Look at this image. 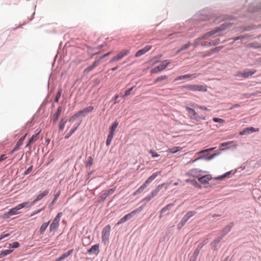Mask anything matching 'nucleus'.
Wrapping results in <instances>:
<instances>
[{"label":"nucleus","mask_w":261,"mask_h":261,"mask_svg":"<svg viewBox=\"0 0 261 261\" xmlns=\"http://www.w3.org/2000/svg\"><path fill=\"white\" fill-rule=\"evenodd\" d=\"M181 89H187L191 91L206 92L207 86L202 85H186L181 87Z\"/></svg>","instance_id":"nucleus-1"},{"label":"nucleus","mask_w":261,"mask_h":261,"mask_svg":"<svg viewBox=\"0 0 261 261\" xmlns=\"http://www.w3.org/2000/svg\"><path fill=\"white\" fill-rule=\"evenodd\" d=\"M160 172H157L153 173L147 178L145 182L137 190V191L134 193V195H135L142 192L147 187V185L150 184L158 176V175L160 174Z\"/></svg>","instance_id":"nucleus-2"},{"label":"nucleus","mask_w":261,"mask_h":261,"mask_svg":"<svg viewBox=\"0 0 261 261\" xmlns=\"http://www.w3.org/2000/svg\"><path fill=\"white\" fill-rule=\"evenodd\" d=\"M220 30V29L219 28H217L214 30H212L210 32H207L204 36H203L201 38H199L196 39L194 42L193 46H194V47H197L199 45L201 40L208 39V37L215 34L216 33H218Z\"/></svg>","instance_id":"nucleus-3"},{"label":"nucleus","mask_w":261,"mask_h":261,"mask_svg":"<svg viewBox=\"0 0 261 261\" xmlns=\"http://www.w3.org/2000/svg\"><path fill=\"white\" fill-rule=\"evenodd\" d=\"M186 109L188 112V116L190 119L198 121L200 120H204L205 118L200 116L193 109L190 107H186Z\"/></svg>","instance_id":"nucleus-4"},{"label":"nucleus","mask_w":261,"mask_h":261,"mask_svg":"<svg viewBox=\"0 0 261 261\" xmlns=\"http://www.w3.org/2000/svg\"><path fill=\"white\" fill-rule=\"evenodd\" d=\"M62 216V213H59L57 214L56 217L53 220V222L49 226V231H53L56 230L59 226V222L60 221L61 218Z\"/></svg>","instance_id":"nucleus-5"},{"label":"nucleus","mask_w":261,"mask_h":261,"mask_svg":"<svg viewBox=\"0 0 261 261\" xmlns=\"http://www.w3.org/2000/svg\"><path fill=\"white\" fill-rule=\"evenodd\" d=\"M111 227L108 224L105 226L102 230V241L106 244L109 240Z\"/></svg>","instance_id":"nucleus-6"},{"label":"nucleus","mask_w":261,"mask_h":261,"mask_svg":"<svg viewBox=\"0 0 261 261\" xmlns=\"http://www.w3.org/2000/svg\"><path fill=\"white\" fill-rule=\"evenodd\" d=\"M171 62L168 60H165L160 65L153 68L151 71V74L156 73L164 70L170 64Z\"/></svg>","instance_id":"nucleus-7"},{"label":"nucleus","mask_w":261,"mask_h":261,"mask_svg":"<svg viewBox=\"0 0 261 261\" xmlns=\"http://www.w3.org/2000/svg\"><path fill=\"white\" fill-rule=\"evenodd\" d=\"M129 53V49H124L120 51L117 56L113 57L110 61L111 63L117 62L121 60L124 57L127 56Z\"/></svg>","instance_id":"nucleus-8"},{"label":"nucleus","mask_w":261,"mask_h":261,"mask_svg":"<svg viewBox=\"0 0 261 261\" xmlns=\"http://www.w3.org/2000/svg\"><path fill=\"white\" fill-rule=\"evenodd\" d=\"M20 209L18 207V205H16L15 207L10 209L8 212L4 214L3 218H8L12 215H15L17 214H19V213L18 212V211Z\"/></svg>","instance_id":"nucleus-9"},{"label":"nucleus","mask_w":261,"mask_h":261,"mask_svg":"<svg viewBox=\"0 0 261 261\" xmlns=\"http://www.w3.org/2000/svg\"><path fill=\"white\" fill-rule=\"evenodd\" d=\"M256 70L255 69H246L243 71L242 72H240L238 74V75L239 76H241L244 78H247L250 75L254 74L256 72Z\"/></svg>","instance_id":"nucleus-10"},{"label":"nucleus","mask_w":261,"mask_h":261,"mask_svg":"<svg viewBox=\"0 0 261 261\" xmlns=\"http://www.w3.org/2000/svg\"><path fill=\"white\" fill-rule=\"evenodd\" d=\"M199 75H200V74H199V73H193V74H185L183 75H180V76L176 77L174 79V81H178L179 80H185V79H187L190 78V77H192V78L194 79V78H196L197 77H198Z\"/></svg>","instance_id":"nucleus-11"},{"label":"nucleus","mask_w":261,"mask_h":261,"mask_svg":"<svg viewBox=\"0 0 261 261\" xmlns=\"http://www.w3.org/2000/svg\"><path fill=\"white\" fill-rule=\"evenodd\" d=\"M142 209L143 207L141 206L138 207V208L133 211L130 213L127 214V215H125L124 217L126 219V221H127L132 218L136 214L140 212L142 210Z\"/></svg>","instance_id":"nucleus-12"},{"label":"nucleus","mask_w":261,"mask_h":261,"mask_svg":"<svg viewBox=\"0 0 261 261\" xmlns=\"http://www.w3.org/2000/svg\"><path fill=\"white\" fill-rule=\"evenodd\" d=\"M152 46L151 45H146L143 48L139 50L135 54L136 57H139L149 51Z\"/></svg>","instance_id":"nucleus-13"},{"label":"nucleus","mask_w":261,"mask_h":261,"mask_svg":"<svg viewBox=\"0 0 261 261\" xmlns=\"http://www.w3.org/2000/svg\"><path fill=\"white\" fill-rule=\"evenodd\" d=\"M259 131L258 128H256L253 127H247L244 129L242 131L240 132V135H244L246 134H249L253 132Z\"/></svg>","instance_id":"nucleus-14"},{"label":"nucleus","mask_w":261,"mask_h":261,"mask_svg":"<svg viewBox=\"0 0 261 261\" xmlns=\"http://www.w3.org/2000/svg\"><path fill=\"white\" fill-rule=\"evenodd\" d=\"M200 172L201 170L197 168H194L189 170L188 172L187 173V174L190 176H192L194 177H198L199 176H200Z\"/></svg>","instance_id":"nucleus-15"},{"label":"nucleus","mask_w":261,"mask_h":261,"mask_svg":"<svg viewBox=\"0 0 261 261\" xmlns=\"http://www.w3.org/2000/svg\"><path fill=\"white\" fill-rule=\"evenodd\" d=\"M212 179L211 175H205L198 177V180L202 184H209V181Z\"/></svg>","instance_id":"nucleus-16"},{"label":"nucleus","mask_w":261,"mask_h":261,"mask_svg":"<svg viewBox=\"0 0 261 261\" xmlns=\"http://www.w3.org/2000/svg\"><path fill=\"white\" fill-rule=\"evenodd\" d=\"M94 110L93 106H89L79 112L81 116H85L88 113L92 112Z\"/></svg>","instance_id":"nucleus-17"},{"label":"nucleus","mask_w":261,"mask_h":261,"mask_svg":"<svg viewBox=\"0 0 261 261\" xmlns=\"http://www.w3.org/2000/svg\"><path fill=\"white\" fill-rule=\"evenodd\" d=\"M195 212L193 211H189L186 213L184 217L182 218V223H186L195 214Z\"/></svg>","instance_id":"nucleus-18"},{"label":"nucleus","mask_w":261,"mask_h":261,"mask_svg":"<svg viewBox=\"0 0 261 261\" xmlns=\"http://www.w3.org/2000/svg\"><path fill=\"white\" fill-rule=\"evenodd\" d=\"M88 252L89 253H94L95 254H98L99 252V245L95 244L93 245L92 247L88 250Z\"/></svg>","instance_id":"nucleus-19"},{"label":"nucleus","mask_w":261,"mask_h":261,"mask_svg":"<svg viewBox=\"0 0 261 261\" xmlns=\"http://www.w3.org/2000/svg\"><path fill=\"white\" fill-rule=\"evenodd\" d=\"M48 193V190H46L38 195L37 197L33 200V204L35 203L36 202L42 199L45 196L47 195Z\"/></svg>","instance_id":"nucleus-20"},{"label":"nucleus","mask_w":261,"mask_h":261,"mask_svg":"<svg viewBox=\"0 0 261 261\" xmlns=\"http://www.w3.org/2000/svg\"><path fill=\"white\" fill-rule=\"evenodd\" d=\"M165 184L164 183H163L161 185H159V186H158L154 190H153L151 193H150V195L153 198L154 197H155L157 194L159 192V191L161 190V189L163 187V186H164Z\"/></svg>","instance_id":"nucleus-21"},{"label":"nucleus","mask_w":261,"mask_h":261,"mask_svg":"<svg viewBox=\"0 0 261 261\" xmlns=\"http://www.w3.org/2000/svg\"><path fill=\"white\" fill-rule=\"evenodd\" d=\"M62 109L61 106H60L58 108L57 111L54 115L53 119V121L54 123H56L57 121H58V120L60 116V114H61V113L62 111Z\"/></svg>","instance_id":"nucleus-22"},{"label":"nucleus","mask_w":261,"mask_h":261,"mask_svg":"<svg viewBox=\"0 0 261 261\" xmlns=\"http://www.w3.org/2000/svg\"><path fill=\"white\" fill-rule=\"evenodd\" d=\"M216 155V154H212V155L208 156V157H202V156H200V157H198L197 158H196V159L195 160H191L189 161V163L190 164H192V163H195V162H196L197 161L201 159H206V160H210L211 159H212Z\"/></svg>","instance_id":"nucleus-23"},{"label":"nucleus","mask_w":261,"mask_h":261,"mask_svg":"<svg viewBox=\"0 0 261 261\" xmlns=\"http://www.w3.org/2000/svg\"><path fill=\"white\" fill-rule=\"evenodd\" d=\"M80 124H78V125L74 127H73L69 133H68L65 136V139H68L76 130L77 127H79Z\"/></svg>","instance_id":"nucleus-24"},{"label":"nucleus","mask_w":261,"mask_h":261,"mask_svg":"<svg viewBox=\"0 0 261 261\" xmlns=\"http://www.w3.org/2000/svg\"><path fill=\"white\" fill-rule=\"evenodd\" d=\"M118 125V122L117 121L114 122L112 126L109 128V133L114 134V132L116 130V128L117 127Z\"/></svg>","instance_id":"nucleus-25"},{"label":"nucleus","mask_w":261,"mask_h":261,"mask_svg":"<svg viewBox=\"0 0 261 261\" xmlns=\"http://www.w3.org/2000/svg\"><path fill=\"white\" fill-rule=\"evenodd\" d=\"M67 122V119L66 118H63L60 121V122L59 123V128L60 130H62L64 129L65 124Z\"/></svg>","instance_id":"nucleus-26"},{"label":"nucleus","mask_w":261,"mask_h":261,"mask_svg":"<svg viewBox=\"0 0 261 261\" xmlns=\"http://www.w3.org/2000/svg\"><path fill=\"white\" fill-rule=\"evenodd\" d=\"M33 204V202L31 203H29L28 202H25L21 203L17 205H18V207L19 208V209L20 210L24 207H26V208L30 207Z\"/></svg>","instance_id":"nucleus-27"},{"label":"nucleus","mask_w":261,"mask_h":261,"mask_svg":"<svg viewBox=\"0 0 261 261\" xmlns=\"http://www.w3.org/2000/svg\"><path fill=\"white\" fill-rule=\"evenodd\" d=\"M181 149V148L179 146L177 147H174L171 148H169L167 150V152L171 153H175L177 152V151L180 150Z\"/></svg>","instance_id":"nucleus-28"},{"label":"nucleus","mask_w":261,"mask_h":261,"mask_svg":"<svg viewBox=\"0 0 261 261\" xmlns=\"http://www.w3.org/2000/svg\"><path fill=\"white\" fill-rule=\"evenodd\" d=\"M40 133V131H39L37 133H36L35 135H33L32 137L29 140V143H33L36 141V140L38 138V135Z\"/></svg>","instance_id":"nucleus-29"},{"label":"nucleus","mask_w":261,"mask_h":261,"mask_svg":"<svg viewBox=\"0 0 261 261\" xmlns=\"http://www.w3.org/2000/svg\"><path fill=\"white\" fill-rule=\"evenodd\" d=\"M49 222H46V223H43L42 225L41 226L40 228V229H39V232L41 234H42L44 231L46 230V228L47 227L48 225V224H49Z\"/></svg>","instance_id":"nucleus-30"},{"label":"nucleus","mask_w":261,"mask_h":261,"mask_svg":"<svg viewBox=\"0 0 261 261\" xmlns=\"http://www.w3.org/2000/svg\"><path fill=\"white\" fill-rule=\"evenodd\" d=\"M12 251H13V250H5L2 251L0 253V258H2L3 257L7 256V255L10 254Z\"/></svg>","instance_id":"nucleus-31"},{"label":"nucleus","mask_w":261,"mask_h":261,"mask_svg":"<svg viewBox=\"0 0 261 261\" xmlns=\"http://www.w3.org/2000/svg\"><path fill=\"white\" fill-rule=\"evenodd\" d=\"M167 79V76L166 75H161V76H160L159 77H158L154 81V83H157L158 82H161V81H163L164 80H165Z\"/></svg>","instance_id":"nucleus-32"},{"label":"nucleus","mask_w":261,"mask_h":261,"mask_svg":"<svg viewBox=\"0 0 261 261\" xmlns=\"http://www.w3.org/2000/svg\"><path fill=\"white\" fill-rule=\"evenodd\" d=\"M190 46L191 43L190 42L185 44L181 48H180L178 50H177L176 53H179L180 51L188 48Z\"/></svg>","instance_id":"nucleus-33"},{"label":"nucleus","mask_w":261,"mask_h":261,"mask_svg":"<svg viewBox=\"0 0 261 261\" xmlns=\"http://www.w3.org/2000/svg\"><path fill=\"white\" fill-rule=\"evenodd\" d=\"M186 181L187 182L191 183L193 185H194L195 187H197L199 188H201V186L195 180L187 179Z\"/></svg>","instance_id":"nucleus-34"},{"label":"nucleus","mask_w":261,"mask_h":261,"mask_svg":"<svg viewBox=\"0 0 261 261\" xmlns=\"http://www.w3.org/2000/svg\"><path fill=\"white\" fill-rule=\"evenodd\" d=\"M73 250V249L69 250L68 252L63 254L61 256V257L62 258L63 260L65 259V258H66L67 257H68L72 253Z\"/></svg>","instance_id":"nucleus-35"},{"label":"nucleus","mask_w":261,"mask_h":261,"mask_svg":"<svg viewBox=\"0 0 261 261\" xmlns=\"http://www.w3.org/2000/svg\"><path fill=\"white\" fill-rule=\"evenodd\" d=\"M172 205H173L172 204H168L167 205H166L165 207L162 209V210L161 211V213H165L167 210H170L171 207L172 206Z\"/></svg>","instance_id":"nucleus-36"},{"label":"nucleus","mask_w":261,"mask_h":261,"mask_svg":"<svg viewBox=\"0 0 261 261\" xmlns=\"http://www.w3.org/2000/svg\"><path fill=\"white\" fill-rule=\"evenodd\" d=\"M220 40L219 38H216L214 40H212L211 41H210L208 43V45L212 46V45H215L219 42Z\"/></svg>","instance_id":"nucleus-37"},{"label":"nucleus","mask_w":261,"mask_h":261,"mask_svg":"<svg viewBox=\"0 0 261 261\" xmlns=\"http://www.w3.org/2000/svg\"><path fill=\"white\" fill-rule=\"evenodd\" d=\"M79 116H81L79 112L73 115L69 120V121L70 122H73L75 119H76Z\"/></svg>","instance_id":"nucleus-38"},{"label":"nucleus","mask_w":261,"mask_h":261,"mask_svg":"<svg viewBox=\"0 0 261 261\" xmlns=\"http://www.w3.org/2000/svg\"><path fill=\"white\" fill-rule=\"evenodd\" d=\"M19 246V244L17 242H14L11 244H9V247L12 248H18Z\"/></svg>","instance_id":"nucleus-39"},{"label":"nucleus","mask_w":261,"mask_h":261,"mask_svg":"<svg viewBox=\"0 0 261 261\" xmlns=\"http://www.w3.org/2000/svg\"><path fill=\"white\" fill-rule=\"evenodd\" d=\"M61 94H62V90H60L57 95H56V98H55V102H58L61 97Z\"/></svg>","instance_id":"nucleus-40"},{"label":"nucleus","mask_w":261,"mask_h":261,"mask_svg":"<svg viewBox=\"0 0 261 261\" xmlns=\"http://www.w3.org/2000/svg\"><path fill=\"white\" fill-rule=\"evenodd\" d=\"M193 106L195 107H197L201 110H204V111H207L208 109L206 107H204V106H199L196 103H194L192 105Z\"/></svg>","instance_id":"nucleus-41"},{"label":"nucleus","mask_w":261,"mask_h":261,"mask_svg":"<svg viewBox=\"0 0 261 261\" xmlns=\"http://www.w3.org/2000/svg\"><path fill=\"white\" fill-rule=\"evenodd\" d=\"M218 48L219 47H216L215 49H212L211 51L208 52L206 54L202 55V57L204 58V57H205L206 56H208L211 55L213 54V52H214L215 51H217V50H218Z\"/></svg>","instance_id":"nucleus-42"},{"label":"nucleus","mask_w":261,"mask_h":261,"mask_svg":"<svg viewBox=\"0 0 261 261\" xmlns=\"http://www.w3.org/2000/svg\"><path fill=\"white\" fill-rule=\"evenodd\" d=\"M214 149H215V148H208L207 149L202 150H201L200 151L197 152L196 154H200L203 153L204 152H208L210 151H212Z\"/></svg>","instance_id":"nucleus-43"},{"label":"nucleus","mask_w":261,"mask_h":261,"mask_svg":"<svg viewBox=\"0 0 261 261\" xmlns=\"http://www.w3.org/2000/svg\"><path fill=\"white\" fill-rule=\"evenodd\" d=\"M93 163V159L92 156H89L88 158V162L87 164V166H91Z\"/></svg>","instance_id":"nucleus-44"},{"label":"nucleus","mask_w":261,"mask_h":261,"mask_svg":"<svg viewBox=\"0 0 261 261\" xmlns=\"http://www.w3.org/2000/svg\"><path fill=\"white\" fill-rule=\"evenodd\" d=\"M116 190V188H113L112 189H109L106 190V192L108 194V196L112 195Z\"/></svg>","instance_id":"nucleus-45"},{"label":"nucleus","mask_w":261,"mask_h":261,"mask_svg":"<svg viewBox=\"0 0 261 261\" xmlns=\"http://www.w3.org/2000/svg\"><path fill=\"white\" fill-rule=\"evenodd\" d=\"M134 87H132V88H129L128 90H126L125 92V94L123 96H127L130 94L131 92L134 89Z\"/></svg>","instance_id":"nucleus-46"},{"label":"nucleus","mask_w":261,"mask_h":261,"mask_svg":"<svg viewBox=\"0 0 261 261\" xmlns=\"http://www.w3.org/2000/svg\"><path fill=\"white\" fill-rule=\"evenodd\" d=\"M149 152L150 153H151L153 158L158 157L159 156V154L153 150H150Z\"/></svg>","instance_id":"nucleus-47"},{"label":"nucleus","mask_w":261,"mask_h":261,"mask_svg":"<svg viewBox=\"0 0 261 261\" xmlns=\"http://www.w3.org/2000/svg\"><path fill=\"white\" fill-rule=\"evenodd\" d=\"M213 120L215 122H219V123H223L224 121V120H223L222 119L218 118H215V117L213 118Z\"/></svg>","instance_id":"nucleus-48"},{"label":"nucleus","mask_w":261,"mask_h":261,"mask_svg":"<svg viewBox=\"0 0 261 261\" xmlns=\"http://www.w3.org/2000/svg\"><path fill=\"white\" fill-rule=\"evenodd\" d=\"M22 144V143L18 141L14 148V150H18L19 149L20 146H21Z\"/></svg>","instance_id":"nucleus-49"},{"label":"nucleus","mask_w":261,"mask_h":261,"mask_svg":"<svg viewBox=\"0 0 261 261\" xmlns=\"http://www.w3.org/2000/svg\"><path fill=\"white\" fill-rule=\"evenodd\" d=\"M126 221V219L124 218V217H122L116 224L117 225H119L122 223H124Z\"/></svg>","instance_id":"nucleus-50"},{"label":"nucleus","mask_w":261,"mask_h":261,"mask_svg":"<svg viewBox=\"0 0 261 261\" xmlns=\"http://www.w3.org/2000/svg\"><path fill=\"white\" fill-rule=\"evenodd\" d=\"M60 194H61V192H60V191H59L58 192V193L56 194V195L55 196V198H54V200L52 201V203H55L57 201V200L59 196H60Z\"/></svg>","instance_id":"nucleus-51"},{"label":"nucleus","mask_w":261,"mask_h":261,"mask_svg":"<svg viewBox=\"0 0 261 261\" xmlns=\"http://www.w3.org/2000/svg\"><path fill=\"white\" fill-rule=\"evenodd\" d=\"M227 175H228V172L225 173L224 175L222 176H219L218 177H217L215 178L216 179H219V180H222L225 177H226Z\"/></svg>","instance_id":"nucleus-52"},{"label":"nucleus","mask_w":261,"mask_h":261,"mask_svg":"<svg viewBox=\"0 0 261 261\" xmlns=\"http://www.w3.org/2000/svg\"><path fill=\"white\" fill-rule=\"evenodd\" d=\"M228 146V143L225 142V143H222L221 144V145L220 146V148L221 149L223 150L224 149V148H223V147H225V148H227Z\"/></svg>","instance_id":"nucleus-53"},{"label":"nucleus","mask_w":261,"mask_h":261,"mask_svg":"<svg viewBox=\"0 0 261 261\" xmlns=\"http://www.w3.org/2000/svg\"><path fill=\"white\" fill-rule=\"evenodd\" d=\"M101 61V59H99L97 60L94 61L92 64L94 67H96L99 64V63Z\"/></svg>","instance_id":"nucleus-54"},{"label":"nucleus","mask_w":261,"mask_h":261,"mask_svg":"<svg viewBox=\"0 0 261 261\" xmlns=\"http://www.w3.org/2000/svg\"><path fill=\"white\" fill-rule=\"evenodd\" d=\"M152 198H153L150 195H149L148 196L145 197L142 200L143 201H149Z\"/></svg>","instance_id":"nucleus-55"},{"label":"nucleus","mask_w":261,"mask_h":261,"mask_svg":"<svg viewBox=\"0 0 261 261\" xmlns=\"http://www.w3.org/2000/svg\"><path fill=\"white\" fill-rule=\"evenodd\" d=\"M229 149L231 148H235L237 146V145L236 144H234V143L233 142H229Z\"/></svg>","instance_id":"nucleus-56"},{"label":"nucleus","mask_w":261,"mask_h":261,"mask_svg":"<svg viewBox=\"0 0 261 261\" xmlns=\"http://www.w3.org/2000/svg\"><path fill=\"white\" fill-rule=\"evenodd\" d=\"M33 169V166H31L24 172V174L27 175L29 174Z\"/></svg>","instance_id":"nucleus-57"},{"label":"nucleus","mask_w":261,"mask_h":261,"mask_svg":"<svg viewBox=\"0 0 261 261\" xmlns=\"http://www.w3.org/2000/svg\"><path fill=\"white\" fill-rule=\"evenodd\" d=\"M9 236V233H6V234H5V233H2L1 234L0 236V240L3 239L4 238L7 237H8Z\"/></svg>","instance_id":"nucleus-58"},{"label":"nucleus","mask_w":261,"mask_h":261,"mask_svg":"<svg viewBox=\"0 0 261 261\" xmlns=\"http://www.w3.org/2000/svg\"><path fill=\"white\" fill-rule=\"evenodd\" d=\"M108 196V195L107 193V192H106V191H103V192L101 194V197L103 199H106Z\"/></svg>","instance_id":"nucleus-59"},{"label":"nucleus","mask_w":261,"mask_h":261,"mask_svg":"<svg viewBox=\"0 0 261 261\" xmlns=\"http://www.w3.org/2000/svg\"><path fill=\"white\" fill-rule=\"evenodd\" d=\"M186 223H182V220H181V221L179 223V224L177 225V227L179 229H180Z\"/></svg>","instance_id":"nucleus-60"},{"label":"nucleus","mask_w":261,"mask_h":261,"mask_svg":"<svg viewBox=\"0 0 261 261\" xmlns=\"http://www.w3.org/2000/svg\"><path fill=\"white\" fill-rule=\"evenodd\" d=\"M114 134H113L112 133H109V135L108 136V138L107 139H109V140H112V139H113V138L114 137Z\"/></svg>","instance_id":"nucleus-61"},{"label":"nucleus","mask_w":261,"mask_h":261,"mask_svg":"<svg viewBox=\"0 0 261 261\" xmlns=\"http://www.w3.org/2000/svg\"><path fill=\"white\" fill-rule=\"evenodd\" d=\"M112 52L111 51H110L105 55H103L102 56H101L99 59H101V60L102 59H103V58H105V57L108 56L109 55H110V54H111Z\"/></svg>","instance_id":"nucleus-62"},{"label":"nucleus","mask_w":261,"mask_h":261,"mask_svg":"<svg viewBox=\"0 0 261 261\" xmlns=\"http://www.w3.org/2000/svg\"><path fill=\"white\" fill-rule=\"evenodd\" d=\"M95 67L92 65H91V66L88 67L86 70L87 71H91V70H92L93 69H94Z\"/></svg>","instance_id":"nucleus-63"},{"label":"nucleus","mask_w":261,"mask_h":261,"mask_svg":"<svg viewBox=\"0 0 261 261\" xmlns=\"http://www.w3.org/2000/svg\"><path fill=\"white\" fill-rule=\"evenodd\" d=\"M6 159H7L6 155L5 154H2L0 156V162L5 160Z\"/></svg>","instance_id":"nucleus-64"}]
</instances>
